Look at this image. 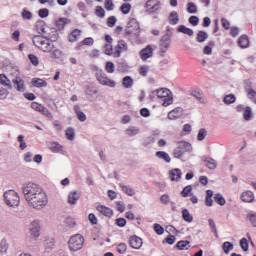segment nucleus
<instances>
[{
  "instance_id": "nucleus-56",
  "label": "nucleus",
  "mask_w": 256,
  "mask_h": 256,
  "mask_svg": "<svg viewBox=\"0 0 256 256\" xmlns=\"http://www.w3.org/2000/svg\"><path fill=\"white\" fill-rule=\"evenodd\" d=\"M105 71L107 73H115V64L111 61L106 62Z\"/></svg>"
},
{
  "instance_id": "nucleus-62",
  "label": "nucleus",
  "mask_w": 256,
  "mask_h": 256,
  "mask_svg": "<svg viewBox=\"0 0 256 256\" xmlns=\"http://www.w3.org/2000/svg\"><path fill=\"white\" fill-rule=\"evenodd\" d=\"M104 53L105 55L111 56L113 55V46L111 44L104 45Z\"/></svg>"
},
{
  "instance_id": "nucleus-3",
  "label": "nucleus",
  "mask_w": 256,
  "mask_h": 256,
  "mask_svg": "<svg viewBox=\"0 0 256 256\" xmlns=\"http://www.w3.org/2000/svg\"><path fill=\"white\" fill-rule=\"evenodd\" d=\"M139 35H141V26L139 25L137 19L132 18L127 23L125 37L126 39H129V41H133V39L139 38Z\"/></svg>"
},
{
  "instance_id": "nucleus-19",
  "label": "nucleus",
  "mask_w": 256,
  "mask_h": 256,
  "mask_svg": "<svg viewBox=\"0 0 256 256\" xmlns=\"http://www.w3.org/2000/svg\"><path fill=\"white\" fill-rule=\"evenodd\" d=\"M253 199H255V196L252 191H246L241 194V201L244 203H253Z\"/></svg>"
},
{
  "instance_id": "nucleus-37",
  "label": "nucleus",
  "mask_w": 256,
  "mask_h": 256,
  "mask_svg": "<svg viewBox=\"0 0 256 256\" xmlns=\"http://www.w3.org/2000/svg\"><path fill=\"white\" fill-rule=\"evenodd\" d=\"M182 219L183 221H186V223H193V215L189 213L188 209L182 210Z\"/></svg>"
},
{
  "instance_id": "nucleus-63",
  "label": "nucleus",
  "mask_w": 256,
  "mask_h": 256,
  "mask_svg": "<svg viewBox=\"0 0 256 256\" xmlns=\"http://www.w3.org/2000/svg\"><path fill=\"white\" fill-rule=\"evenodd\" d=\"M247 219H249L251 225H253V227H256V213H249L247 214Z\"/></svg>"
},
{
  "instance_id": "nucleus-40",
  "label": "nucleus",
  "mask_w": 256,
  "mask_h": 256,
  "mask_svg": "<svg viewBox=\"0 0 256 256\" xmlns=\"http://www.w3.org/2000/svg\"><path fill=\"white\" fill-rule=\"evenodd\" d=\"M233 243L226 241L222 244V250L225 253V255H229L231 251H233Z\"/></svg>"
},
{
  "instance_id": "nucleus-2",
  "label": "nucleus",
  "mask_w": 256,
  "mask_h": 256,
  "mask_svg": "<svg viewBox=\"0 0 256 256\" xmlns=\"http://www.w3.org/2000/svg\"><path fill=\"white\" fill-rule=\"evenodd\" d=\"M27 203L29 207H32L33 209H37L38 211H40V209L47 207V203H49V200L47 198V194L42 189V191L35 194L30 200H28Z\"/></svg>"
},
{
  "instance_id": "nucleus-1",
  "label": "nucleus",
  "mask_w": 256,
  "mask_h": 256,
  "mask_svg": "<svg viewBox=\"0 0 256 256\" xmlns=\"http://www.w3.org/2000/svg\"><path fill=\"white\" fill-rule=\"evenodd\" d=\"M32 43L37 49L43 51V53H50L52 59H61L63 57V51L57 49L55 44L51 42L46 36L35 35L32 38Z\"/></svg>"
},
{
  "instance_id": "nucleus-50",
  "label": "nucleus",
  "mask_w": 256,
  "mask_h": 256,
  "mask_svg": "<svg viewBox=\"0 0 256 256\" xmlns=\"http://www.w3.org/2000/svg\"><path fill=\"white\" fill-rule=\"evenodd\" d=\"M9 249V244L7 243V239L3 238L0 242V253H7Z\"/></svg>"
},
{
  "instance_id": "nucleus-10",
  "label": "nucleus",
  "mask_w": 256,
  "mask_h": 256,
  "mask_svg": "<svg viewBox=\"0 0 256 256\" xmlns=\"http://www.w3.org/2000/svg\"><path fill=\"white\" fill-rule=\"evenodd\" d=\"M16 76L14 79H12V83H14L15 85V89H17L20 93H24L25 92V81H23V79H21V77L19 76V70L14 69Z\"/></svg>"
},
{
  "instance_id": "nucleus-24",
  "label": "nucleus",
  "mask_w": 256,
  "mask_h": 256,
  "mask_svg": "<svg viewBox=\"0 0 256 256\" xmlns=\"http://www.w3.org/2000/svg\"><path fill=\"white\" fill-rule=\"evenodd\" d=\"M155 156L158 159H162V161H165V163H171V156H169V153L165 151H157L155 153Z\"/></svg>"
},
{
  "instance_id": "nucleus-61",
  "label": "nucleus",
  "mask_w": 256,
  "mask_h": 256,
  "mask_svg": "<svg viewBox=\"0 0 256 256\" xmlns=\"http://www.w3.org/2000/svg\"><path fill=\"white\" fill-rule=\"evenodd\" d=\"M28 59L32 63V65H34V67H37V65H39V58L35 56V54H29Z\"/></svg>"
},
{
  "instance_id": "nucleus-7",
  "label": "nucleus",
  "mask_w": 256,
  "mask_h": 256,
  "mask_svg": "<svg viewBox=\"0 0 256 256\" xmlns=\"http://www.w3.org/2000/svg\"><path fill=\"white\" fill-rule=\"evenodd\" d=\"M94 67L96 71V79L100 83V85L112 88L117 85V83L114 80H111L109 79V77H107V74L102 69H99L97 66Z\"/></svg>"
},
{
  "instance_id": "nucleus-6",
  "label": "nucleus",
  "mask_w": 256,
  "mask_h": 256,
  "mask_svg": "<svg viewBox=\"0 0 256 256\" xmlns=\"http://www.w3.org/2000/svg\"><path fill=\"white\" fill-rule=\"evenodd\" d=\"M158 99H162L163 107H169V105H173V92L167 88H160L155 91Z\"/></svg>"
},
{
  "instance_id": "nucleus-5",
  "label": "nucleus",
  "mask_w": 256,
  "mask_h": 256,
  "mask_svg": "<svg viewBox=\"0 0 256 256\" xmlns=\"http://www.w3.org/2000/svg\"><path fill=\"white\" fill-rule=\"evenodd\" d=\"M42 190L43 188L39 186V184L32 182H29L28 184L22 187V192L24 195V199H26V201L30 200L32 197H35V195H37V193H39Z\"/></svg>"
},
{
  "instance_id": "nucleus-49",
  "label": "nucleus",
  "mask_w": 256,
  "mask_h": 256,
  "mask_svg": "<svg viewBox=\"0 0 256 256\" xmlns=\"http://www.w3.org/2000/svg\"><path fill=\"white\" fill-rule=\"evenodd\" d=\"M208 223H209V227H210L212 233L215 234V237H216V238H219V234L217 233V225L215 224V221L210 218V219L208 220Z\"/></svg>"
},
{
  "instance_id": "nucleus-47",
  "label": "nucleus",
  "mask_w": 256,
  "mask_h": 256,
  "mask_svg": "<svg viewBox=\"0 0 256 256\" xmlns=\"http://www.w3.org/2000/svg\"><path fill=\"white\" fill-rule=\"evenodd\" d=\"M120 11H121V13H123V15H129V13H131V4L123 3L120 6Z\"/></svg>"
},
{
  "instance_id": "nucleus-38",
  "label": "nucleus",
  "mask_w": 256,
  "mask_h": 256,
  "mask_svg": "<svg viewBox=\"0 0 256 256\" xmlns=\"http://www.w3.org/2000/svg\"><path fill=\"white\" fill-rule=\"evenodd\" d=\"M32 85L33 87H47V81L41 78H33Z\"/></svg>"
},
{
  "instance_id": "nucleus-64",
  "label": "nucleus",
  "mask_w": 256,
  "mask_h": 256,
  "mask_svg": "<svg viewBox=\"0 0 256 256\" xmlns=\"http://www.w3.org/2000/svg\"><path fill=\"white\" fill-rule=\"evenodd\" d=\"M248 99L252 101L253 103L256 104V91L255 90H250V92L247 93Z\"/></svg>"
},
{
  "instance_id": "nucleus-21",
  "label": "nucleus",
  "mask_w": 256,
  "mask_h": 256,
  "mask_svg": "<svg viewBox=\"0 0 256 256\" xmlns=\"http://www.w3.org/2000/svg\"><path fill=\"white\" fill-rule=\"evenodd\" d=\"M169 175H170L171 181H179L183 173L181 172V169L175 168L169 172Z\"/></svg>"
},
{
  "instance_id": "nucleus-52",
  "label": "nucleus",
  "mask_w": 256,
  "mask_h": 256,
  "mask_svg": "<svg viewBox=\"0 0 256 256\" xmlns=\"http://www.w3.org/2000/svg\"><path fill=\"white\" fill-rule=\"evenodd\" d=\"M191 191H193V186L188 185L183 188L180 195H182L183 197H189V195H191Z\"/></svg>"
},
{
  "instance_id": "nucleus-59",
  "label": "nucleus",
  "mask_w": 256,
  "mask_h": 256,
  "mask_svg": "<svg viewBox=\"0 0 256 256\" xmlns=\"http://www.w3.org/2000/svg\"><path fill=\"white\" fill-rule=\"evenodd\" d=\"M95 15L96 17H100V19H103L105 17V9L101 6H97L95 9Z\"/></svg>"
},
{
  "instance_id": "nucleus-28",
  "label": "nucleus",
  "mask_w": 256,
  "mask_h": 256,
  "mask_svg": "<svg viewBox=\"0 0 256 256\" xmlns=\"http://www.w3.org/2000/svg\"><path fill=\"white\" fill-rule=\"evenodd\" d=\"M0 85H3V87H7L8 89H13L11 80H9L5 74H0Z\"/></svg>"
},
{
  "instance_id": "nucleus-9",
  "label": "nucleus",
  "mask_w": 256,
  "mask_h": 256,
  "mask_svg": "<svg viewBox=\"0 0 256 256\" xmlns=\"http://www.w3.org/2000/svg\"><path fill=\"white\" fill-rule=\"evenodd\" d=\"M171 46V35L164 34L160 39V55L161 57H165V53H167V49Z\"/></svg>"
},
{
  "instance_id": "nucleus-13",
  "label": "nucleus",
  "mask_w": 256,
  "mask_h": 256,
  "mask_svg": "<svg viewBox=\"0 0 256 256\" xmlns=\"http://www.w3.org/2000/svg\"><path fill=\"white\" fill-rule=\"evenodd\" d=\"M129 245L132 249H139L140 247H143V240L137 235L131 236Z\"/></svg>"
},
{
  "instance_id": "nucleus-8",
  "label": "nucleus",
  "mask_w": 256,
  "mask_h": 256,
  "mask_svg": "<svg viewBox=\"0 0 256 256\" xmlns=\"http://www.w3.org/2000/svg\"><path fill=\"white\" fill-rule=\"evenodd\" d=\"M4 201L8 207H19V195L14 190L4 193Z\"/></svg>"
},
{
  "instance_id": "nucleus-27",
  "label": "nucleus",
  "mask_w": 256,
  "mask_h": 256,
  "mask_svg": "<svg viewBox=\"0 0 256 256\" xmlns=\"http://www.w3.org/2000/svg\"><path fill=\"white\" fill-rule=\"evenodd\" d=\"M79 37H81V30L75 29L69 34L68 41L70 43H75Z\"/></svg>"
},
{
  "instance_id": "nucleus-18",
  "label": "nucleus",
  "mask_w": 256,
  "mask_h": 256,
  "mask_svg": "<svg viewBox=\"0 0 256 256\" xmlns=\"http://www.w3.org/2000/svg\"><path fill=\"white\" fill-rule=\"evenodd\" d=\"M249 43V36L245 34L238 38V46H240L241 49L249 48Z\"/></svg>"
},
{
  "instance_id": "nucleus-58",
  "label": "nucleus",
  "mask_w": 256,
  "mask_h": 256,
  "mask_svg": "<svg viewBox=\"0 0 256 256\" xmlns=\"http://www.w3.org/2000/svg\"><path fill=\"white\" fill-rule=\"evenodd\" d=\"M244 89L246 91V93H250L253 90V82H251V80L247 79L244 81Z\"/></svg>"
},
{
  "instance_id": "nucleus-43",
  "label": "nucleus",
  "mask_w": 256,
  "mask_h": 256,
  "mask_svg": "<svg viewBox=\"0 0 256 256\" xmlns=\"http://www.w3.org/2000/svg\"><path fill=\"white\" fill-rule=\"evenodd\" d=\"M125 134L128 135V137H135V135H139V128L132 126L125 130Z\"/></svg>"
},
{
  "instance_id": "nucleus-26",
  "label": "nucleus",
  "mask_w": 256,
  "mask_h": 256,
  "mask_svg": "<svg viewBox=\"0 0 256 256\" xmlns=\"http://www.w3.org/2000/svg\"><path fill=\"white\" fill-rule=\"evenodd\" d=\"M67 23H71V20H69V18H59L56 21V27H57L58 31H63V29H65V26L67 25Z\"/></svg>"
},
{
  "instance_id": "nucleus-54",
  "label": "nucleus",
  "mask_w": 256,
  "mask_h": 256,
  "mask_svg": "<svg viewBox=\"0 0 256 256\" xmlns=\"http://www.w3.org/2000/svg\"><path fill=\"white\" fill-rule=\"evenodd\" d=\"M205 137H207V129L201 128V129L198 131L197 140H198V141H203V140L205 139Z\"/></svg>"
},
{
  "instance_id": "nucleus-48",
  "label": "nucleus",
  "mask_w": 256,
  "mask_h": 256,
  "mask_svg": "<svg viewBox=\"0 0 256 256\" xmlns=\"http://www.w3.org/2000/svg\"><path fill=\"white\" fill-rule=\"evenodd\" d=\"M187 13H190L191 15H195V13H197V5L193 2H189L187 4Z\"/></svg>"
},
{
  "instance_id": "nucleus-31",
  "label": "nucleus",
  "mask_w": 256,
  "mask_h": 256,
  "mask_svg": "<svg viewBox=\"0 0 256 256\" xmlns=\"http://www.w3.org/2000/svg\"><path fill=\"white\" fill-rule=\"evenodd\" d=\"M206 207H213V190H207L205 196Z\"/></svg>"
},
{
  "instance_id": "nucleus-44",
  "label": "nucleus",
  "mask_w": 256,
  "mask_h": 256,
  "mask_svg": "<svg viewBox=\"0 0 256 256\" xmlns=\"http://www.w3.org/2000/svg\"><path fill=\"white\" fill-rule=\"evenodd\" d=\"M244 120L245 121H251V118L253 117V111L251 110L250 106H247L244 109V114H243Z\"/></svg>"
},
{
  "instance_id": "nucleus-30",
  "label": "nucleus",
  "mask_w": 256,
  "mask_h": 256,
  "mask_svg": "<svg viewBox=\"0 0 256 256\" xmlns=\"http://www.w3.org/2000/svg\"><path fill=\"white\" fill-rule=\"evenodd\" d=\"M205 166L208 167L211 171L217 169V162H215V159L211 157H207L204 159Z\"/></svg>"
},
{
  "instance_id": "nucleus-14",
  "label": "nucleus",
  "mask_w": 256,
  "mask_h": 256,
  "mask_svg": "<svg viewBox=\"0 0 256 256\" xmlns=\"http://www.w3.org/2000/svg\"><path fill=\"white\" fill-rule=\"evenodd\" d=\"M179 117H183L182 107H176L168 113V119H170V121H175V119H179Z\"/></svg>"
},
{
  "instance_id": "nucleus-51",
  "label": "nucleus",
  "mask_w": 256,
  "mask_h": 256,
  "mask_svg": "<svg viewBox=\"0 0 256 256\" xmlns=\"http://www.w3.org/2000/svg\"><path fill=\"white\" fill-rule=\"evenodd\" d=\"M21 16H22V19L26 21H31V19H33V13H31V11L26 9H23Z\"/></svg>"
},
{
  "instance_id": "nucleus-55",
  "label": "nucleus",
  "mask_w": 256,
  "mask_h": 256,
  "mask_svg": "<svg viewBox=\"0 0 256 256\" xmlns=\"http://www.w3.org/2000/svg\"><path fill=\"white\" fill-rule=\"evenodd\" d=\"M129 69V64L125 61L118 62V71L120 73H124V71H127Z\"/></svg>"
},
{
  "instance_id": "nucleus-34",
  "label": "nucleus",
  "mask_w": 256,
  "mask_h": 256,
  "mask_svg": "<svg viewBox=\"0 0 256 256\" xmlns=\"http://www.w3.org/2000/svg\"><path fill=\"white\" fill-rule=\"evenodd\" d=\"M236 101L237 97L235 96V94H228L223 98V103H225V105H233V103H235Z\"/></svg>"
},
{
  "instance_id": "nucleus-17",
  "label": "nucleus",
  "mask_w": 256,
  "mask_h": 256,
  "mask_svg": "<svg viewBox=\"0 0 256 256\" xmlns=\"http://www.w3.org/2000/svg\"><path fill=\"white\" fill-rule=\"evenodd\" d=\"M96 210L98 211V213H100V215H104V217L111 218V216L113 215V210L109 207L104 206V205H98L96 207Z\"/></svg>"
},
{
  "instance_id": "nucleus-39",
  "label": "nucleus",
  "mask_w": 256,
  "mask_h": 256,
  "mask_svg": "<svg viewBox=\"0 0 256 256\" xmlns=\"http://www.w3.org/2000/svg\"><path fill=\"white\" fill-rule=\"evenodd\" d=\"M50 151L52 153H61L63 151V145L59 144V142H53L50 144Z\"/></svg>"
},
{
  "instance_id": "nucleus-22",
  "label": "nucleus",
  "mask_w": 256,
  "mask_h": 256,
  "mask_svg": "<svg viewBox=\"0 0 256 256\" xmlns=\"http://www.w3.org/2000/svg\"><path fill=\"white\" fill-rule=\"evenodd\" d=\"M80 197L81 196L79 195V193L77 191L70 192L68 195V203L70 205H76L77 201H79Z\"/></svg>"
},
{
  "instance_id": "nucleus-57",
  "label": "nucleus",
  "mask_w": 256,
  "mask_h": 256,
  "mask_svg": "<svg viewBox=\"0 0 256 256\" xmlns=\"http://www.w3.org/2000/svg\"><path fill=\"white\" fill-rule=\"evenodd\" d=\"M153 229L157 235H163L165 233V228L161 224L155 223Z\"/></svg>"
},
{
  "instance_id": "nucleus-20",
  "label": "nucleus",
  "mask_w": 256,
  "mask_h": 256,
  "mask_svg": "<svg viewBox=\"0 0 256 256\" xmlns=\"http://www.w3.org/2000/svg\"><path fill=\"white\" fill-rule=\"evenodd\" d=\"M178 33H183L184 35H188V37H193V35H195V32L193 31V29L188 28L185 25H180L177 28Z\"/></svg>"
},
{
  "instance_id": "nucleus-32",
  "label": "nucleus",
  "mask_w": 256,
  "mask_h": 256,
  "mask_svg": "<svg viewBox=\"0 0 256 256\" xmlns=\"http://www.w3.org/2000/svg\"><path fill=\"white\" fill-rule=\"evenodd\" d=\"M119 187L122 189L123 193H125L129 197H133V195H135V189L131 188L130 186H127L125 184H119Z\"/></svg>"
},
{
  "instance_id": "nucleus-12",
  "label": "nucleus",
  "mask_w": 256,
  "mask_h": 256,
  "mask_svg": "<svg viewBox=\"0 0 256 256\" xmlns=\"http://www.w3.org/2000/svg\"><path fill=\"white\" fill-rule=\"evenodd\" d=\"M139 55L142 61H147V59H151L153 57V47L151 45L146 46L142 50H140Z\"/></svg>"
},
{
  "instance_id": "nucleus-16",
  "label": "nucleus",
  "mask_w": 256,
  "mask_h": 256,
  "mask_svg": "<svg viewBox=\"0 0 256 256\" xmlns=\"http://www.w3.org/2000/svg\"><path fill=\"white\" fill-rule=\"evenodd\" d=\"M177 149L182 151V153H191L193 151V146H191V143L187 141H180L178 142Z\"/></svg>"
},
{
  "instance_id": "nucleus-53",
  "label": "nucleus",
  "mask_w": 256,
  "mask_h": 256,
  "mask_svg": "<svg viewBox=\"0 0 256 256\" xmlns=\"http://www.w3.org/2000/svg\"><path fill=\"white\" fill-rule=\"evenodd\" d=\"M240 247L242 249V251H249V241L247 240V238H242L240 240Z\"/></svg>"
},
{
  "instance_id": "nucleus-23",
  "label": "nucleus",
  "mask_w": 256,
  "mask_h": 256,
  "mask_svg": "<svg viewBox=\"0 0 256 256\" xmlns=\"http://www.w3.org/2000/svg\"><path fill=\"white\" fill-rule=\"evenodd\" d=\"M168 23L170 25H177L179 23V14L176 11L170 12L168 15Z\"/></svg>"
},
{
  "instance_id": "nucleus-42",
  "label": "nucleus",
  "mask_w": 256,
  "mask_h": 256,
  "mask_svg": "<svg viewBox=\"0 0 256 256\" xmlns=\"http://www.w3.org/2000/svg\"><path fill=\"white\" fill-rule=\"evenodd\" d=\"M214 201L215 203H217V205H220L221 207H223V205L227 203V200H225V197H223L221 193L215 194Z\"/></svg>"
},
{
  "instance_id": "nucleus-25",
  "label": "nucleus",
  "mask_w": 256,
  "mask_h": 256,
  "mask_svg": "<svg viewBox=\"0 0 256 256\" xmlns=\"http://www.w3.org/2000/svg\"><path fill=\"white\" fill-rule=\"evenodd\" d=\"M207 39H209V34H207L206 31L200 30L196 34L197 43H205V41H207Z\"/></svg>"
},
{
  "instance_id": "nucleus-11",
  "label": "nucleus",
  "mask_w": 256,
  "mask_h": 256,
  "mask_svg": "<svg viewBox=\"0 0 256 256\" xmlns=\"http://www.w3.org/2000/svg\"><path fill=\"white\" fill-rule=\"evenodd\" d=\"M30 233L32 239H39L41 235V226L39 225V221H33L30 225Z\"/></svg>"
},
{
  "instance_id": "nucleus-41",
  "label": "nucleus",
  "mask_w": 256,
  "mask_h": 256,
  "mask_svg": "<svg viewBox=\"0 0 256 256\" xmlns=\"http://www.w3.org/2000/svg\"><path fill=\"white\" fill-rule=\"evenodd\" d=\"M157 135H159V133L157 134L154 133L151 136H148L142 143L143 147H149V145H151L152 143H155V139Z\"/></svg>"
},
{
  "instance_id": "nucleus-36",
  "label": "nucleus",
  "mask_w": 256,
  "mask_h": 256,
  "mask_svg": "<svg viewBox=\"0 0 256 256\" xmlns=\"http://www.w3.org/2000/svg\"><path fill=\"white\" fill-rule=\"evenodd\" d=\"M122 85L125 89H131L133 87V78L131 76H125L122 79Z\"/></svg>"
},
{
  "instance_id": "nucleus-46",
  "label": "nucleus",
  "mask_w": 256,
  "mask_h": 256,
  "mask_svg": "<svg viewBox=\"0 0 256 256\" xmlns=\"http://www.w3.org/2000/svg\"><path fill=\"white\" fill-rule=\"evenodd\" d=\"M65 135L69 141H73L75 139V129L68 127L65 131Z\"/></svg>"
},
{
  "instance_id": "nucleus-45",
  "label": "nucleus",
  "mask_w": 256,
  "mask_h": 256,
  "mask_svg": "<svg viewBox=\"0 0 256 256\" xmlns=\"http://www.w3.org/2000/svg\"><path fill=\"white\" fill-rule=\"evenodd\" d=\"M35 27H36L38 33H44V34L47 33V31H45V21H43V20H38V21L36 22Z\"/></svg>"
},
{
  "instance_id": "nucleus-60",
  "label": "nucleus",
  "mask_w": 256,
  "mask_h": 256,
  "mask_svg": "<svg viewBox=\"0 0 256 256\" xmlns=\"http://www.w3.org/2000/svg\"><path fill=\"white\" fill-rule=\"evenodd\" d=\"M117 251L120 255L127 253V244H125V243L118 244Z\"/></svg>"
},
{
  "instance_id": "nucleus-35",
  "label": "nucleus",
  "mask_w": 256,
  "mask_h": 256,
  "mask_svg": "<svg viewBox=\"0 0 256 256\" xmlns=\"http://www.w3.org/2000/svg\"><path fill=\"white\" fill-rule=\"evenodd\" d=\"M44 37L48 38L51 43H55L59 40V32L57 30H53L51 33H48Z\"/></svg>"
},
{
  "instance_id": "nucleus-29",
  "label": "nucleus",
  "mask_w": 256,
  "mask_h": 256,
  "mask_svg": "<svg viewBox=\"0 0 256 256\" xmlns=\"http://www.w3.org/2000/svg\"><path fill=\"white\" fill-rule=\"evenodd\" d=\"M189 240H181L177 242V244L174 246L175 249H178V251H185L189 249Z\"/></svg>"
},
{
  "instance_id": "nucleus-33",
  "label": "nucleus",
  "mask_w": 256,
  "mask_h": 256,
  "mask_svg": "<svg viewBox=\"0 0 256 256\" xmlns=\"http://www.w3.org/2000/svg\"><path fill=\"white\" fill-rule=\"evenodd\" d=\"M80 109L81 108H79V106L74 107L78 120L81 121V123H85V121H87V115H85Z\"/></svg>"
},
{
  "instance_id": "nucleus-4",
  "label": "nucleus",
  "mask_w": 256,
  "mask_h": 256,
  "mask_svg": "<svg viewBox=\"0 0 256 256\" xmlns=\"http://www.w3.org/2000/svg\"><path fill=\"white\" fill-rule=\"evenodd\" d=\"M83 245H85V237H83L81 234L71 236L68 241L69 250L73 251L74 253L81 251V249H83Z\"/></svg>"
},
{
  "instance_id": "nucleus-15",
  "label": "nucleus",
  "mask_w": 256,
  "mask_h": 256,
  "mask_svg": "<svg viewBox=\"0 0 256 256\" xmlns=\"http://www.w3.org/2000/svg\"><path fill=\"white\" fill-rule=\"evenodd\" d=\"M121 47H123V50ZM127 49V42L125 40H119L117 46L114 48V57H121V51H127Z\"/></svg>"
}]
</instances>
